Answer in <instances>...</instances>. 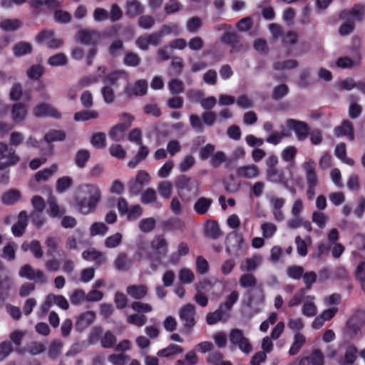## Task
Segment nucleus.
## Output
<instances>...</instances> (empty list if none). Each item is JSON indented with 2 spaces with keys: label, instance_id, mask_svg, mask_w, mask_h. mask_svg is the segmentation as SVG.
<instances>
[{
  "label": "nucleus",
  "instance_id": "1",
  "mask_svg": "<svg viewBox=\"0 0 365 365\" xmlns=\"http://www.w3.org/2000/svg\"><path fill=\"white\" fill-rule=\"evenodd\" d=\"M101 197V190L96 185H82L76 190L74 198L75 208L82 215H89L95 211Z\"/></svg>",
  "mask_w": 365,
  "mask_h": 365
},
{
  "label": "nucleus",
  "instance_id": "2",
  "mask_svg": "<svg viewBox=\"0 0 365 365\" xmlns=\"http://www.w3.org/2000/svg\"><path fill=\"white\" fill-rule=\"evenodd\" d=\"M150 247L156 252L158 256L153 257L150 253L145 252L143 245H139L136 255L139 259H145L149 262V267L153 272H156L162 264L160 256H165L168 252V243L163 235H155L150 242Z\"/></svg>",
  "mask_w": 365,
  "mask_h": 365
},
{
  "label": "nucleus",
  "instance_id": "3",
  "mask_svg": "<svg viewBox=\"0 0 365 365\" xmlns=\"http://www.w3.org/2000/svg\"><path fill=\"white\" fill-rule=\"evenodd\" d=\"M229 339L230 343L237 347L243 354L248 355L252 352L253 346L241 329H232L229 334Z\"/></svg>",
  "mask_w": 365,
  "mask_h": 365
},
{
  "label": "nucleus",
  "instance_id": "4",
  "mask_svg": "<svg viewBox=\"0 0 365 365\" xmlns=\"http://www.w3.org/2000/svg\"><path fill=\"white\" fill-rule=\"evenodd\" d=\"M19 275L29 280H34L38 284H43L47 282V277L44 273L39 269H34L29 264L21 267L19 271Z\"/></svg>",
  "mask_w": 365,
  "mask_h": 365
},
{
  "label": "nucleus",
  "instance_id": "5",
  "mask_svg": "<svg viewBox=\"0 0 365 365\" xmlns=\"http://www.w3.org/2000/svg\"><path fill=\"white\" fill-rule=\"evenodd\" d=\"M36 40L40 43L45 44L51 48H58L63 44V40L54 37V32L51 30H45L36 36Z\"/></svg>",
  "mask_w": 365,
  "mask_h": 365
},
{
  "label": "nucleus",
  "instance_id": "6",
  "mask_svg": "<svg viewBox=\"0 0 365 365\" xmlns=\"http://www.w3.org/2000/svg\"><path fill=\"white\" fill-rule=\"evenodd\" d=\"M286 125L289 129L294 131L298 140L303 141L307 138L309 128L305 123L294 119H289L286 122Z\"/></svg>",
  "mask_w": 365,
  "mask_h": 365
},
{
  "label": "nucleus",
  "instance_id": "7",
  "mask_svg": "<svg viewBox=\"0 0 365 365\" xmlns=\"http://www.w3.org/2000/svg\"><path fill=\"white\" fill-rule=\"evenodd\" d=\"M179 316L184 326L191 329L195 324V309L194 305L187 304L179 311Z\"/></svg>",
  "mask_w": 365,
  "mask_h": 365
},
{
  "label": "nucleus",
  "instance_id": "8",
  "mask_svg": "<svg viewBox=\"0 0 365 365\" xmlns=\"http://www.w3.org/2000/svg\"><path fill=\"white\" fill-rule=\"evenodd\" d=\"M34 115L36 117H51L59 119L61 113L53 106L48 103H41L34 108Z\"/></svg>",
  "mask_w": 365,
  "mask_h": 365
},
{
  "label": "nucleus",
  "instance_id": "9",
  "mask_svg": "<svg viewBox=\"0 0 365 365\" xmlns=\"http://www.w3.org/2000/svg\"><path fill=\"white\" fill-rule=\"evenodd\" d=\"M198 182L186 176L180 177L176 182V187L180 190H187L192 195H197L198 190Z\"/></svg>",
  "mask_w": 365,
  "mask_h": 365
},
{
  "label": "nucleus",
  "instance_id": "10",
  "mask_svg": "<svg viewBox=\"0 0 365 365\" xmlns=\"http://www.w3.org/2000/svg\"><path fill=\"white\" fill-rule=\"evenodd\" d=\"M60 238L55 236H49L45 240V245L46 247V254L48 257H53L55 254L60 256H64L65 252L61 251L59 248Z\"/></svg>",
  "mask_w": 365,
  "mask_h": 365
},
{
  "label": "nucleus",
  "instance_id": "11",
  "mask_svg": "<svg viewBox=\"0 0 365 365\" xmlns=\"http://www.w3.org/2000/svg\"><path fill=\"white\" fill-rule=\"evenodd\" d=\"M77 39L83 44H96L100 39V34L94 30H81L77 34Z\"/></svg>",
  "mask_w": 365,
  "mask_h": 365
},
{
  "label": "nucleus",
  "instance_id": "12",
  "mask_svg": "<svg viewBox=\"0 0 365 365\" xmlns=\"http://www.w3.org/2000/svg\"><path fill=\"white\" fill-rule=\"evenodd\" d=\"M315 297L314 295H307L304 298L302 307V314L309 318L315 317L318 312L317 306L314 302Z\"/></svg>",
  "mask_w": 365,
  "mask_h": 365
},
{
  "label": "nucleus",
  "instance_id": "13",
  "mask_svg": "<svg viewBox=\"0 0 365 365\" xmlns=\"http://www.w3.org/2000/svg\"><path fill=\"white\" fill-rule=\"evenodd\" d=\"M364 15V7L361 4L355 5L349 11H344L341 13L340 17L341 19H347L352 21H361Z\"/></svg>",
  "mask_w": 365,
  "mask_h": 365
},
{
  "label": "nucleus",
  "instance_id": "14",
  "mask_svg": "<svg viewBox=\"0 0 365 365\" xmlns=\"http://www.w3.org/2000/svg\"><path fill=\"white\" fill-rule=\"evenodd\" d=\"M9 160L10 163H18L20 160V158L12 148L0 142V160Z\"/></svg>",
  "mask_w": 365,
  "mask_h": 365
},
{
  "label": "nucleus",
  "instance_id": "15",
  "mask_svg": "<svg viewBox=\"0 0 365 365\" xmlns=\"http://www.w3.org/2000/svg\"><path fill=\"white\" fill-rule=\"evenodd\" d=\"M113 264L118 271H128L132 266V260L125 252H119L114 259Z\"/></svg>",
  "mask_w": 365,
  "mask_h": 365
},
{
  "label": "nucleus",
  "instance_id": "16",
  "mask_svg": "<svg viewBox=\"0 0 365 365\" xmlns=\"http://www.w3.org/2000/svg\"><path fill=\"white\" fill-rule=\"evenodd\" d=\"M27 212L26 211H21L19 213L17 222L11 228L12 234L15 237H21L24 234L27 227Z\"/></svg>",
  "mask_w": 365,
  "mask_h": 365
},
{
  "label": "nucleus",
  "instance_id": "17",
  "mask_svg": "<svg viewBox=\"0 0 365 365\" xmlns=\"http://www.w3.org/2000/svg\"><path fill=\"white\" fill-rule=\"evenodd\" d=\"M48 214L53 218L61 217L66 213L65 207L59 205L56 199L53 196H50L48 199Z\"/></svg>",
  "mask_w": 365,
  "mask_h": 365
},
{
  "label": "nucleus",
  "instance_id": "18",
  "mask_svg": "<svg viewBox=\"0 0 365 365\" xmlns=\"http://www.w3.org/2000/svg\"><path fill=\"white\" fill-rule=\"evenodd\" d=\"M148 289L145 284L129 285L126 288L127 294L135 299H142L148 294Z\"/></svg>",
  "mask_w": 365,
  "mask_h": 365
},
{
  "label": "nucleus",
  "instance_id": "19",
  "mask_svg": "<svg viewBox=\"0 0 365 365\" xmlns=\"http://www.w3.org/2000/svg\"><path fill=\"white\" fill-rule=\"evenodd\" d=\"M299 365H324V356L319 349L314 350L309 356L302 359Z\"/></svg>",
  "mask_w": 365,
  "mask_h": 365
},
{
  "label": "nucleus",
  "instance_id": "20",
  "mask_svg": "<svg viewBox=\"0 0 365 365\" xmlns=\"http://www.w3.org/2000/svg\"><path fill=\"white\" fill-rule=\"evenodd\" d=\"M267 180L269 182L279 184L287 187L288 180L284 177L283 173L277 169L267 170Z\"/></svg>",
  "mask_w": 365,
  "mask_h": 365
},
{
  "label": "nucleus",
  "instance_id": "21",
  "mask_svg": "<svg viewBox=\"0 0 365 365\" xmlns=\"http://www.w3.org/2000/svg\"><path fill=\"white\" fill-rule=\"evenodd\" d=\"M334 132L337 137L346 135L350 140L354 139L353 125L349 120H344L341 125L334 128Z\"/></svg>",
  "mask_w": 365,
  "mask_h": 365
},
{
  "label": "nucleus",
  "instance_id": "22",
  "mask_svg": "<svg viewBox=\"0 0 365 365\" xmlns=\"http://www.w3.org/2000/svg\"><path fill=\"white\" fill-rule=\"evenodd\" d=\"M263 258L261 255H254L247 257L240 264V269L242 271H253L256 269L262 263Z\"/></svg>",
  "mask_w": 365,
  "mask_h": 365
},
{
  "label": "nucleus",
  "instance_id": "23",
  "mask_svg": "<svg viewBox=\"0 0 365 365\" xmlns=\"http://www.w3.org/2000/svg\"><path fill=\"white\" fill-rule=\"evenodd\" d=\"M259 168L255 165L241 166L237 170V174L239 177L247 179L255 178L259 175Z\"/></svg>",
  "mask_w": 365,
  "mask_h": 365
},
{
  "label": "nucleus",
  "instance_id": "24",
  "mask_svg": "<svg viewBox=\"0 0 365 365\" xmlns=\"http://www.w3.org/2000/svg\"><path fill=\"white\" fill-rule=\"evenodd\" d=\"M148 83L145 80H138L133 86H128L125 88V93L128 96L132 95L143 96L146 93Z\"/></svg>",
  "mask_w": 365,
  "mask_h": 365
},
{
  "label": "nucleus",
  "instance_id": "25",
  "mask_svg": "<svg viewBox=\"0 0 365 365\" xmlns=\"http://www.w3.org/2000/svg\"><path fill=\"white\" fill-rule=\"evenodd\" d=\"M82 257L87 261L96 260L97 263L101 264L106 262V257L99 251L94 248H89L82 253Z\"/></svg>",
  "mask_w": 365,
  "mask_h": 365
},
{
  "label": "nucleus",
  "instance_id": "26",
  "mask_svg": "<svg viewBox=\"0 0 365 365\" xmlns=\"http://www.w3.org/2000/svg\"><path fill=\"white\" fill-rule=\"evenodd\" d=\"M150 181V176L147 172L144 170L138 171L135 177V181L130 182V192L135 194H138L140 188L136 187V184H139L140 185H145L149 184Z\"/></svg>",
  "mask_w": 365,
  "mask_h": 365
},
{
  "label": "nucleus",
  "instance_id": "27",
  "mask_svg": "<svg viewBox=\"0 0 365 365\" xmlns=\"http://www.w3.org/2000/svg\"><path fill=\"white\" fill-rule=\"evenodd\" d=\"M306 174L307 182L313 183L318 181L316 174V164L313 160H309L302 164Z\"/></svg>",
  "mask_w": 365,
  "mask_h": 365
},
{
  "label": "nucleus",
  "instance_id": "28",
  "mask_svg": "<svg viewBox=\"0 0 365 365\" xmlns=\"http://www.w3.org/2000/svg\"><path fill=\"white\" fill-rule=\"evenodd\" d=\"M139 149L136 155L128 163V166L134 168L143 160H144L149 154V149L143 144L139 145Z\"/></svg>",
  "mask_w": 365,
  "mask_h": 365
},
{
  "label": "nucleus",
  "instance_id": "29",
  "mask_svg": "<svg viewBox=\"0 0 365 365\" xmlns=\"http://www.w3.org/2000/svg\"><path fill=\"white\" fill-rule=\"evenodd\" d=\"M228 317L229 314L222 309V306H220L216 311L207 314L206 321L208 324L212 325L221 320L226 321Z\"/></svg>",
  "mask_w": 365,
  "mask_h": 365
},
{
  "label": "nucleus",
  "instance_id": "30",
  "mask_svg": "<svg viewBox=\"0 0 365 365\" xmlns=\"http://www.w3.org/2000/svg\"><path fill=\"white\" fill-rule=\"evenodd\" d=\"M95 317V313L91 311L86 312L85 313L82 314L77 319V329L79 330H83L93 323Z\"/></svg>",
  "mask_w": 365,
  "mask_h": 365
},
{
  "label": "nucleus",
  "instance_id": "31",
  "mask_svg": "<svg viewBox=\"0 0 365 365\" xmlns=\"http://www.w3.org/2000/svg\"><path fill=\"white\" fill-rule=\"evenodd\" d=\"M140 200L143 204H154L156 208L162 207V204L157 201V194L153 188L145 190L141 195Z\"/></svg>",
  "mask_w": 365,
  "mask_h": 365
},
{
  "label": "nucleus",
  "instance_id": "32",
  "mask_svg": "<svg viewBox=\"0 0 365 365\" xmlns=\"http://www.w3.org/2000/svg\"><path fill=\"white\" fill-rule=\"evenodd\" d=\"M306 343V337L300 332H296L294 335L293 343L289 350V354L294 356L297 354L301 348Z\"/></svg>",
  "mask_w": 365,
  "mask_h": 365
},
{
  "label": "nucleus",
  "instance_id": "33",
  "mask_svg": "<svg viewBox=\"0 0 365 365\" xmlns=\"http://www.w3.org/2000/svg\"><path fill=\"white\" fill-rule=\"evenodd\" d=\"M358 354V349L354 345H349L345 350L344 357L341 360V365H352L356 358Z\"/></svg>",
  "mask_w": 365,
  "mask_h": 365
},
{
  "label": "nucleus",
  "instance_id": "34",
  "mask_svg": "<svg viewBox=\"0 0 365 365\" xmlns=\"http://www.w3.org/2000/svg\"><path fill=\"white\" fill-rule=\"evenodd\" d=\"M32 45L29 42L21 41L13 46V53L16 57H21L32 52Z\"/></svg>",
  "mask_w": 365,
  "mask_h": 365
},
{
  "label": "nucleus",
  "instance_id": "35",
  "mask_svg": "<svg viewBox=\"0 0 365 365\" xmlns=\"http://www.w3.org/2000/svg\"><path fill=\"white\" fill-rule=\"evenodd\" d=\"M119 80L123 81L125 83H128V75L125 71H115L108 74L106 77L105 83L115 85Z\"/></svg>",
  "mask_w": 365,
  "mask_h": 365
},
{
  "label": "nucleus",
  "instance_id": "36",
  "mask_svg": "<svg viewBox=\"0 0 365 365\" xmlns=\"http://www.w3.org/2000/svg\"><path fill=\"white\" fill-rule=\"evenodd\" d=\"M29 4L36 10L40 9L43 6L51 9L60 6V3L58 0H30Z\"/></svg>",
  "mask_w": 365,
  "mask_h": 365
},
{
  "label": "nucleus",
  "instance_id": "37",
  "mask_svg": "<svg viewBox=\"0 0 365 365\" xmlns=\"http://www.w3.org/2000/svg\"><path fill=\"white\" fill-rule=\"evenodd\" d=\"M21 198V192L16 189H11L5 192L1 196L4 204L11 205L16 203Z\"/></svg>",
  "mask_w": 365,
  "mask_h": 365
},
{
  "label": "nucleus",
  "instance_id": "38",
  "mask_svg": "<svg viewBox=\"0 0 365 365\" xmlns=\"http://www.w3.org/2000/svg\"><path fill=\"white\" fill-rule=\"evenodd\" d=\"M27 114L26 108L21 103H16L11 110L12 119L16 123L23 121Z\"/></svg>",
  "mask_w": 365,
  "mask_h": 365
},
{
  "label": "nucleus",
  "instance_id": "39",
  "mask_svg": "<svg viewBox=\"0 0 365 365\" xmlns=\"http://www.w3.org/2000/svg\"><path fill=\"white\" fill-rule=\"evenodd\" d=\"M143 9L138 0H127L125 13L128 16H135L143 13Z\"/></svg>",
  "mask_w": 365,
  "mask_h": 365
},
{
  "label": "nucleus",
  "instance_id": "40",
  "mask_svg": "<svg viewBox=\"0 0 365 365\" xmlns=\"http://www.w3.org/2000/svg\"><path fill=\"white\" fill-rule=\"evenodd\" d=\"M212 202L211 199L200 197L194 205V210L198 215H205L210 209Z\"/></svg>",
  "mask_w": 365,
  "mask_h": 365
},
{
  "label": "nucleus",
  "instance_id": "41",
  "mask_svg": "<svg viewBox=\"0 0 365 365\" xmlns=\"http://www.w3.org/2000/svg\"><path fill=\"white\" fill-rule=\"evenodd\" d=\"M335 155L340 159L344 163L349 166L354 165V160L346 156V145L344 143H341L336 146Z\"/></svg>",
  "mask_w": 365,
  "mask_h": 365
},
{
  "label": "nucleus",
  "instance_id": "42",
  "mask_svg": "<svg viewBox=\"0 0 365 365\" xmlns=\"http://www.w3.org/2000/svg\"><path fill=\"white\" fill-rule=\"evenodd\" d=\"M205 235L213 240H216L222 236V232L217 222H208L205 227Z\"/></svg>",
  "mask_w": 365,
  "mask_h": 365
},
{
  "label": "nucleus",
  "instance_id": "43",
  "mask_svg": "<svg viewBox=\"0 0 365 365\" xmlns=\"http://www.w3.org/2000/svg\"><path fill=\"white\" fill-rule=\"evenodd\" d=\"M58 170V165L53 164L49 168H45L37 172L35 174V178L37 181L48 180Z\"/></svg>",
  "mask_w": 365,
  "mask_h": 365
},
{
  "label": "nucleus",
  "instance_id": "44",
  "mask_svg": "<svg viewBox=\"0 0 365 365\" xmlns=\"http://www.w3.org/2000/svg\"><path fill=\"white\" fill-rule=\"evenodd\" d=\"M21 26V22L18 19H4L0 21V29L6 31H14Z\"/></svg>",
  "mask_w": 365,
  "mask_h": 365
},
{
  "label": "nucleus",
  "instance_id": "45",
  "mask_svg": "<svg viewBox=\"0 0 365 365\" xmlns=\"http://www.w3.org/2000/svg\"><path fill=\"white\" fill-rule=\"evenodd\" d=\"M189 248L186 243L180 242L178 247V251L176 253L172 254L168 259L169 264H175L178 262L180 257L185 256L188 253Z\"/></svg>",
  "mask_w": 365,
  "mask_h": 365
},
{
  "label": "nucleus",
  "instance_id": "46",
  "mask_svg": "<svg viewBox=\"0 0 365 365\" xmlns=\"http://www.w3.org/2000/svg\"><path fill=\"white\" fill-rule=\"evenodd\" d=\"M98 117V113L94 110H81L74 114L76 121H86L91 119H96Z\"/></svg>",
  "mask_w": 365,
  "mask_h": 365
},
{
  "label": "nucleus",
  "instance_id": "47",
  "mask_svg": "<svg viewBox=\"0 0 365 365\" xmlns=\"http://www.w3.org/2000/svg\"><path fill=\"white\" fill-rule=\"evenodd\" d=\"M182 351L183 349L181 346L174 344H171L166 348L159 350L157 354L158 356L168 357L174 354H180Z\"/></svg>",
  "mask_w": 365,
  "mask_h": 365
},
{
  "label": "nucleus",
  "instance_id": "48",
  "mask_svg": "<svg viewBox=\"0 0 365 365\" xmlns=\"http://www.w3.org/2000/svg\"><path fill=\"white\" fill-rule=\"evenodd\" d=\"M298 66L297 61L290 59L286 61H277L273 64V68L276 71H282L286 70H290L296 68Z\"/></svg>",
  "mask_w": 365,
  "mask_h": 365
},
{
  "label": "nucleus",
  "instance_id": "49",
  "mask_svg": "<svg viewBox=\"0 0 365 365\" xmlns=\"http://www.w3.org/2000/svg\"><path fill=\"white\" fill-rule=\"evenodd\" d=\"M16 249L17 245L15 242H9L3 248L1 257L9 261L14 260L15 259Z\"/></svg>",
  "mask_w": 365,
  "mask_h": 365
},
{
  "label": "nucleus",
  "instance_id": "50",
  "mask_svg": "<svg viewBox=\"0 0 365 365\" xmlns=\"http://www.w3.org/2000/svg\"><path fill=\"white\" fill-rule=\"evenodd\" d=\"M52 306L56 304L62 309L66 310L68 309L69 304L67 299L62 295H56L54 294H48L47 295Z\"/></svg>",
  "mask_w": 365,
  "mask_h": 365
},
{
  "label": "nucleus",
  "instance_id": "51",
  "mask_svg": "<svg viewBox=\"0 0 365 365\" xmlns=\"http://www.w3.org/2000/svg\"><path fill=\"white\" fill-rule=\"evenodd\" d=\"M73 183V180L68 176L60 178L56 181V190L58 193H63L68 190Z\"/></svg>",
  "mask_w": 365,
  "mask_h": 365
},
{
  "label": "nucleus",
  "instance_id": "52",
  "mask_svg": "<svg viewBox=\"0 0 365 365\" xmlns=\"http://www.w3.org/2000/svg\"><path fill=\"white\" fill-rule=\"evenodd\" d=\"M306 292L307 291L305 289H300L297 290L288 302V306L289 307H294L299 305L302 302L303 303L304 298L307 296L306 295Z\"/></svg>",
  "mask_w": 365,
  "mask_h": 365
},
{
  "label": "nucleus",
  "instance_id": "53",
  "mask_svg": "<svg viewBox=\"0 0 365 365\" xmlns=\"http://www.w3.org/2000/svg\"><path fill=\"white\" fill-rule=\"evenodd\" d=\"M108 360L112 365H126L130 360V357L123 353L113 354L108 356Z\"/></svg>",
  "mask_w": 365,
  "mask_h": 365
},
{
  "label": "nucleus",
  "instance_id": "54",
  "mask_svg": "<svg viewBox=\"0 0 365 365\" xmlns=\"http://www.w3.org/2000/svg\"><path fill=\"white\" fill-rule=\"evenodd\" d=\"M158 190L162 197L168 199L172 195L173 185L170 182L163 181L158 184Z\"/></svg>",
  "mask_w": 365,
  "mask_h": 365
},
{
  "label": "nucleus",
  "instance_id": "55",
  "mask_svg": "<svg viewBox=\"0 0 365 365\" xmlns=\"http://www.w3.org/2000/svg\"><path fill=\"white\" fill-rule=\"evenodd\" d=\"M297 153V148L294 145L286 147L281 153V158L283 161L292 162Z\"/></svg>",
  "mask_w": 365,
  "mask_h": 365
},
{
  "label": "nucleus",
  "instance_id": "56",
  "mask_svg": "<svg viewBox=\"0 0 365 365\" xmlns=\"http://www.w3.org/2000/svg\"><path fill=\"white\" fill-rule=\"evenodd\" d=\"M108 232V227L103 222H95L90 227L91 236H104Z\"/></svg>",
  "mask_w": 365,
  "mask_h": 365
},
{
  "label": "nucleus",
  "instance_id": "57",
  "mask_svg": "<svg viewBox=\"0 0 365 365\" xmlns=\"http://www.w3.org/2000/svg\"><path fill=\"white\" fill-rule=\"evenodd\" d=\"M126 321L128 324L138 327L144 326L147 322V317L143 314H133L127 317Z\"/></svg>",
  "mask_w": 365,
  "mask_h": 365
},
{
  "label": "nucleus",
  "instance_id": "58",
  "mask_svg": "<svg viewBox=\"0 0 365 365\" xmlns=\"http://www.w3.org/2000/svg\"><path fill=\"white\" fill-rule=\"evenodd\" d=\"M25 349L31 355H37L46 350V346L41 342L32 341L27 344Z\"/></svg>",
  "mask_w": 365,
  "mask_h": 365
},
{
  "label": "nucleus",
  "instance_id": "59",
  "mask_svg": "<svg viewBox=\"0 0 365 365\" xmlns=\"http://www.w3.org/2000/svg\"><path fill=\"white\" fill-rule=\"evenodd\" d=\"M65 137L66 133L63 130H52L45 135L44 140L47 143H51L58 140H63Z\"/></svg>",
  "mask_w": 365,
  "mask_h": 365
},
{
  "label": "nucleus",
  "instance_id": "60",
  "mask_svg": "<svg viewBox=\"0 0 365 365\" xmlns=\"http://www.w3.org/2000/svg\"><path fill=\"white\" fill-rule=\"evenodd\" d=\"M179 279L183 284H190L195 280V274L191 269L184 267L179 272Z\"/></svg>",
  "mask_w": 365,
  "mask_h": 365
},
{
  "label": "nucleus",
  "instance_id": "61",
  "mask_svg": "<svg viewBox=\"0 0 365 365\" xmlns=\"http://www.w3.org/2000/svg\"><path fill=\"white\" fill-rule=\"evenodd\" d=\"M123 235L119 232H116L106 238L105 246L107 248H115L121 243Z\"/></svg>",
  "mask_w": 365,
  "mask_h": 365
},
{
  "label": "nucleus",
  "instance_id": "62",
  "mask_svg": "<svg viewBox=\"0 0 365 365\" xmlns=\"http://www.w3.org/2000/svg\"><path fill=\"white\" fill-rule=\"evenodd\" d=\"M127 130L126 125L120 123L114 126L110 131V137L115 141H119L123 137L124 132Z\"/></svg>",
  "mask_w": 365,
  "mask_h": 365
},
{
  "label": "nucleus",
  "instance_id": "63",
  "mask_svg": "<svg viewBox=\"0 0 365 365\" xmlns=\"http://www.w3.org/2000/svg\"><path fill=\"white\" fill-rule=\"evenodd\" d=\"M190 123L196 133H201L205 130L202 120L196 114L190 115Z\"/></svg>",
  "mask_w": 365,
  "mask_h": 365
},
{
  "label": "nucleus",
  "instance_id": "64",
  "mask_svg": "<svg viewBox=\"0 0 365 365\" xmlns=\"http://www.w3.org/2000/svg\"><path fill=\"white\" fill-rule=\"evenodd\" d=\"M239 282L242 287L249 288L256 285L257 279L252 274H244L240 277Z\"/></svg>",
  "mask_w": 365,
  "mask_h": 365
}]
</instances>
